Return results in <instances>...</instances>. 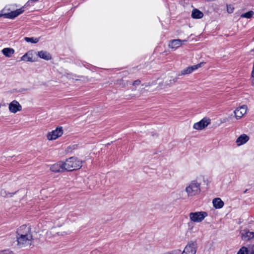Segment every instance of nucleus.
I'll use <instances>...</instances> for the list:
<instances>
[{
  "instance_id": "f257e3e1",
  "label": "nucleus",
  "mask_w": 254,
  "mask_h": 254,
  "mask_svg": "<svg viewBox=\"0 0 254 254\" xmlns=\"http://www.w3.org/2000/svg\"><path fill=\"white\" fill-rule=\"evenodd\" d=\"M65 170L71 171L80 168L82 166V161L77 158L71 157L67 159L65 162H64Z\"/></svg>"
},
{
  "instance_id": "f03ea898",
  "label": "nucleus",
  "mask_w": 254,
  "mask_h": 254,
  "mask_svg": "<svg viewBox=\"0 0 254 254\" xmlns=\"http://www.w3.org/2000/svg\"><path fill=\"white\" fill-rule=\"evenodd\" d=\"M186 191L189 196H194L200 191V184L196 181H191L186 188Z\"/></svg>"
},
{
  "instance_id": "7ed1b4c3",
  "label": "nucleus",
  "mask_w": 254,
  "mask_h": 254,
  "mask_svg": "<svg viewBox=\"0 0 254 254\" xmlns=\"http://www.w3.org/2000/svg\"><path fill=\"white\" fill-rule=\"evenodd\" d=\"M207 216V213L204 211L190 212L189 214L190 220L194 223L202 222Z\"/></svg>"
},
{
  "instance_id": "20e7f679",
  "label": "nucleus",
  "mask_w": 254,
  "mask_h": 254,
  "mask_svg": "<svg viewBox=\"0 0 254 254\" xmlns=\"http://www.w3.org/2000/svg\"><path fill=\"white\" fill-rule=\"evenodd\" d=\"M17 245L19 248H23L31 245L33 237L32 236L27 235L25 236H16Z\"/></svg>"
},
{
  "instance_id": "39448f33",
  "label": "nucleus",
  "mask_w": 254,
  "mask_h": 254,
  "mask_svg": "<svg viewBox=\"0 0 254 254\" xmlns=\"http://www.w3.org/2000/svg\"><path fill=\"white\" fill-rule=\"evenodd\" d=\"M63 133V127H57L55 130L48 133L47 138L50 140H54L62 136Z\"/></svg>"
},
{
  "instance_id": "423d86ee",
  "label": "nucleus",
  "mask_w": 254,
  "mask_h": 254,
  "mask_svg": "<svg viewBox=\"0 0 254 254\" xmlns=\"http://www.w3.org/2000/svg\"><path fill=\"white\" fill-rule=\"evenodd\" d=\"M17 235L19 236H25L27 235L32 236L31 232V228L25 225H22L17 230Z\"/></svg>"
},
{
  "instance_id": "0eeeda50",
  "label": "nucleus",
  "mask_w": 254,
  "mask_h": 254,
  "mask_svg": "<svg viewBox=\"0 0 254 254\" xmlns=\"http://www.w3.org/2000/svg\"><path fill=\"white\" fill-rule=\"evenodd\" d=\"M196 249V243L190 242L186 246L182 254H195Z\"/></svg>"
},
{
  "instance_id": "6e6552de",
  "label": "nucleus",
  "mask_w": 254,
  "mask_h": 254,
  "mask_svg": "<svg viewBox=\"0 0 254 254\" xmlns=\"http://www.w3.org/2000/svg\"><path fill=\"white\" fill-rule=\"evenodd\" d=\"M24 11V10L23 7L8 13H4L3 14H0V17L3 16L5 18L13 19L23 13Z\"/></svg>"
},
{
  "instance_id": "1a4fd4ad",
  "label": "nucleus",
  "mask_w": 254,
  "mask_h": 254,
  "mask_svg": "<svg viewBox=\"0 0 254 254\" xmlns=\"http://www.w3.org/2000/svg\"><path fill=\"white\" fill-rule=\"evenodd\" d=\"M203 64V63H200L196 65H192L189 66L184 69L182 70L181 72V73L179 74V75H184L186 74H189L195 70L198 69V68L201 67L202 65Z\"/></svg>"
},
{
  "instance_id": "9d476101",
  "label": "nucleus",
  "mask_w": 254,
  "mask_h": 254,
  "mask_svg": "<svg viewBox=\"0 0 254 254\" xmlns=\"http://www.w3.org/2000/svg\"><path fill=\"white\" fill-rule=\"evenodd\" d=\"M210 123L209 119L203 118L199 122L196 123L193 125V128L196 129H202L207 127Z\"/></svg>"
},
{
  "instance_id": "9b49d317",
  "label": "nucleus",
  "mask_w": 254,
  "mask_h": 254,
  "mask_svg": "<svg viewBox=\"0 0 254 254\" xmlns=\"http://www.w3.org/2000/svg\"><path fill=\"white\" fill-rule=\"evenodd\" d=\"M64 167V162L60 161L52 165L50 167V170L55 173L62 172L65 171Z\"/></svg>"
},
{
  "instance_id": "f8f14e48",
  "label": "nucleus",
  "mask_w": 254,
  "mask_h": 254,
  "mask_svg": "<svg viewBox=\"0 0 254 254\" xmlns=\"http://www.w3.org/2000/svg\"><path fill=\"white\" fill-rule=\"evenodd\" d=\"M9 110L10 112L15 113L22 110V107L16 100H13L9 104Z\"/></svg>"
},
{
  "instance_id": "ddd939ff",
  "label": "nucleus",
  "mask_w": 254,
  "mask_h": 254,
  "mask_svg": "<svg viewBox=\"0 0 254 254\" xmlns=\"http://www.w3.org/2000/svg\"><path fill=\"white\" fill-rule=\"evenodd\" d=\"M247 106L246 105H243L239 108H238L234 111V114L236 118L239 119L242 118L247 112Z\"/></svg>"
},
{
  "instance_id": "4468645a",
  "label": "nucleus",
  "mask_w": 254,
  "mask_h": 254,
  "mask_svg": "<svg viewBox=\"0 0 254 254\" xmlns=\"http://www.w3.org/2000/svg\"><path fill=\"white\" fill-rule=\"evenodd\" d=\"M187 40H181L180 39H174L171 40L169 44V47L173 49H176L183 44V43L186 42Z\"/></svg>"
},
{
  "instance_id": "2eb2a0df",
  "label": "nucleus",
  "mask_w": 254,
  "mask_h": 254,
  "mask_svg": "<svg viewBox=\"0 0 254 254\" xmlns=\"http://www.w3.org/2000/svg\"><path fill=\"white\" fill-rule=\"evenodd\" d=\"M249 139V136L246 134L241 135L236 140V142L238 146L246 143Z\"/></svg>"
},
{
  "instance_id": "dca6fc26",
  "label": "nucleus",
  "mask_w": 254,
  "mask_h": 254,
  "mask_svg": "<svg viewBox=\"0 0 254 254\" xmlns=\"http://www.w3.org/2000/svg\"><path fill=\"white\" fill-rule=\"evenodd\" d=\"M242 239L244 241H248L254 237V233L244 230L242 233Z\"/></svg>"
},
{
  "instance_id": "f3484780",
  "label": "nucleus",
  "mask_w": 254,
  "mask_h": 254,
  "mask_svg": "<svg viewBox=\"0 0 254 254\" xmlns=\"http://www.w3.org/2000/svg\"><path fill=\"white\" fill-rule=\"evenodd\" d=\"M37 55L40 58L46 61L50 60L52 59L51 54L49 52L45 51H41L38 52Z\"/></svg>"
},
{
  "instance_id": "a211bd4d",
  "label": "nucleus",
  "mask_w": 254,
  "mask_h": 254,
  "mask_svg": "<svg viewBox=\"0 0 254 254\" xmlns=\"http://www.w3.org/2000/svg\"><path fill=\"white\" fill-rule=\"evenodd\" d=\"M33 51H28L21 58V60L26 62H33L34 61L33 60Z\"/></svg>"
},
{
  "instance_id": "6ab92c4d",
  "label": "nucleus",
  "mask_w": 254,
  "mask_h": 254,
  "mask_svg": "<svg viewBox=\"0 0 254 254\" xmlns=\"http://www.w3.org/2000/svg\"><path fill=\"white\" fill-rule=\"evenodd\" d=\"M213 206L216 209H220L224 206V202L219 197L215 198L212 201Z\"/></svg>"
},
{
  "instance_id": "aec40b11",
  "label": "nucleus",
  "mask_w": 254,
  "mask_h": 254,
  "mask_svg": "<svg viewBox=\"0 0 254 254\" xmlns=\"http://www.w3.org/2000/svg\"><path fill=\"white\" fill-rule=\"evenodd\" d=\"M203 16V13L197 9H193L191 13V17L194 19H200Z\"/></svg>"
},
{
  "instance_id": "412c9836",
  "label": "nucleus",
  "mask_w": 254,
  "mask_h": 254,
  "mask_svg": "<svg viewBox=\"0 0 254 254\" xmlns=\"http://www.w3.org/2000/svg\"><path fill=\"white\" fill-rule=\"evenodd\" d=\"M2 54L6 57H10L14 53L12 48H5L2 50Z\"/></svg>"
},
{
  "instance_id": "4be33fe9",
  "label": "nucleus",
  "mask_w": 254,
  "mask_h": 254,
  "mask_svg": "<svg viewBox=\"0 0 254 254\" xmlns=\"http://www.w3.org/2000/svg\"><path fill=\"white\" fill-rule=\"evenodd\" d=\"M254 14V12L252 10L249 11L247 12L243 13L241 15V17L251 18Z\"/></svg>"
},
{
  "instance_id": "5701e85b",
  "label": "nucleus",
  "mask_w": 254,
  "mask_h": 254,
  "mask_svg": "<svg viewBox=\"0 0 254 254\" xmlns=\"http://www.w3.org/2000/svg\"><path fill=\"white\" fill-rule=\"evenodd\" d=\"M24 39L27 42L32 43H37L39 41V38H34L33 37H25Z\"/></svg>"
},
{
  "instance_id": "b1692460",
  "label": "nucleus",
  "mask_w": 254,
  "mask_h": 254,
  "mask_svg": "<svg viewBox=\"0 0 254 254\" xmlns=\"http://www.w3.org/2000/svg\"><path fill=\"white\" fill-rule=\"evenodd\" d=\"M248 249L247 248L243 247L238 251L237 254H248Z\"/></svg>"
},
{
  "instance_id": "393cba45",
  "label": "nucleus",
  "mask_w": 254,
  "mask_h": 254,
  "mask_svg": "<svg viewBox=\"0 0 254 254\" xmlns=\"http://www.w3.org/2000/svg\"><path fill=\"white\" fill-rule=\"evenodd\" d=\"M234 8L233 6L231 5H227V12L229 13H232L233 12Z\"/></svg>"
},
{
  "instance_id": "a878e982",
  "label": "nucleus",
  "mask_w": 254,
  "mask_h": 254,
  "mask_svg": "<svg viewBox=\"0 0 254 254\" xmlns=\"http://www.w3.org/2000/svg\"><path fill=\"white\" fill-rule=\"evenodd\" d=\"M140 83H141L140 80H138H138H135V81L133 82L132 85H133V86L138 85H139V84H140Z\"/></svg>"
},
{
  "instance_id": "bb28decb",
  "label": "nucleus",
  "mask_w": 254,
  "mask_h": 254,
  "mask_svg": "<svg viewBox=\"0 0 254 254\" xmlns=\"http://www.w3.org/2000/svg\"><path fill=\"white\" fill-rule=\"evenodd\" d=\"M0 254H12L9 250H4L0 253Z\"/></svg>"
},
{
  "instance_id": "cd10ccee",
  "label": "nucleus",
  "mask_w": 254,
  "mask_h": 254,
  "mask_svg": "<svg viewBox=\"0 0 254 254\" xmlns=\"http://www.w3.org/2000/svg\"><path fill=\"white\" fill-rule=\"evenodd\" d=\"M0 195L2 196H5L6 195V191L4 190H1Z\"/></svg>"
},
{
  "instance_id": "c85d7f7f",
  "label": "nucleus",
  "mask_w": 254,
  "mask_h": 254,
  "mask_svg": "<svg viewBox=\"0 0 254 254\" xmlns=\"http://www.w3.org/2000/svg\"><path fill=\"white\" fill-rule=\"evenodd\" d=\"M38 0H29L27 2L26 4L30 5L31 3L35 2H36V1H38Z\"/></svg>"
},
{
  "instance_id": "c756f323",
  "label": "nucleus",
  "mask_w": 254,
  "mask_h": 254,
  "mask_svg": "<svg viewBox=\"0 0 254 254\" xmlns=\"http://www.w3.org/2000/svg\"><path fill=\"white\" fill-rule=\"evenodd\" d=\"M177 81V78H174V79H173V82H174V83L176 82Z\"/></svg>"
},
{
  "instance_id": "7c9ffc66",
  "label": "nucleus",
  "mask_w": 254,
  "mask_h": 254,
  "mask_svg": "<svg viewBox=\"0 0 254 254\" xmlns=\"http://www.w3.org/2000/svg\"><path fill=\"white\" fill-rule=\"evenodd\" d=\"M252 84H253V85H254V78L252 80Z\"/></svg>"
},
{
  "instance_id": "2f4dec72",
  "label": "nucleus",
  "mask_w": 254,
  "mask_h": 254,
  "mask_svg": "<svg viewBox=\"0 0 254 254\" xmlns=\"http://www.w3.org/2000/svg\"><path fill=\"white\" fill-rule=\"evenodd\" d=\"M250 254H254V251H252Z\"/></svg>"
},
{
  "instance_id": "473e14b6",
  "label": "nucleus",
  "mask_w": 254,
  "mask_h": 254,
  "mask_svg": "<svg viewBox=\"0 0 254 254\" xmlns=\"http://www.w3.org/2000/svg\"><path fill=\"white\" fill-rule=\"evenodd\" d=\"M70 148H71V147L69 146V147L67 148L68 150H69Z\"/></svg>"
},
{
  "instance_id": "72a5a7b5",
  "label": "nucleus",
  "mask_w": 254,
  "mask_h": 254,
  "mask_svg": "<svg viewBox=\"0 0 254 254\" xmlns=\"http://www.w3.org/2000/svg\"><path fill=\"white\" fill-rule=\"evenodd\" d=\"M75 146H76V145H73V146H72V147L73 148V149H74V148H75Z\"/></svg>"
},
{
  "instance_id": "f704fd0d",
  "label": "nucleus",
  "mask_w": 254,
  "mask_h": 254,
  "mask_svg": "<svg viewBox=\"0 0 254 254\" xmlns=\"http://www.w3.org/2000/svg\"><path fill=\"white\" fill-rule=\"evenodd\" d=\"M247 192V190L244 191V193Z\"/></svg>"
}]
</instances>
